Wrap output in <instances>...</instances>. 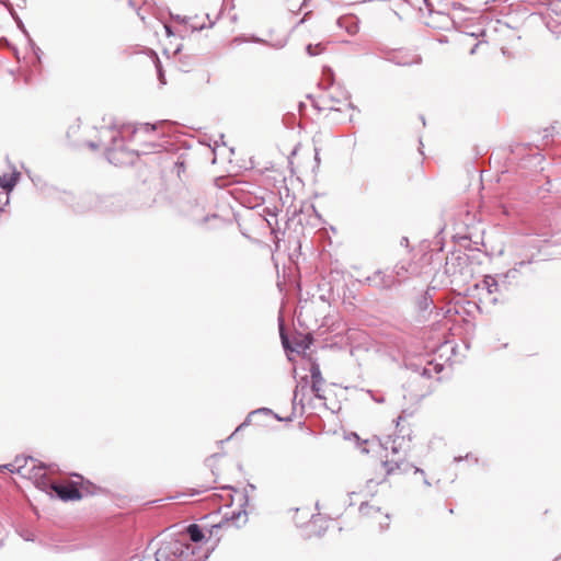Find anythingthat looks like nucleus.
I'll return each mask as SVG.
<instances>
[{
    "label": "nucleus",
    "instance_id": "nucleus-1",
    "mask_svg": "<svg viewBox=\"0 0 561 561\" xmlns=\"http://www.w3.org/2000/svg\"><path fill=\"white\" fill-rule=\"evenodd\" d=\"M154 130L156 125H150L148 123L139 124L137 127H133L130 125L122 126L119 130L106 129L104 133L108 134L112 141V146L106 150L108 162L115 165L131 163L134 161V153L124 149L123 137L126 134H131L134 137H138L140 134H149Z\"/></svg>",
    "mask_w": 561,
    "mask_h": 561
},
{
    "label": "nucleus",
    "instance_id": "nucleus-2",
    "mask_svg": "<svg viewBox=\"0 0 561 561\" xmlns=\"http://www.w3.org/2000/svg\"><path fill=\"white\" fill-rule=\"evenodd\" d=\"M380 446L387 451L386 459L381 463L386 476L407 473L413 468L407 461L410 440L404 436L389 435L383 440H380Z\"/></svg>",
    "mask_w": 561,
    "mask_h": 561
},
{
    "label": "nucleus",
    "instance_id": "nucleus-3",
    "mask_svg": "<svg viewBox=\"0 0 561 561\" xmlns=\"http://www.w3.org/2000/svg\"><path fill=\"white\" fill-rule=\"evenodd\" d=\"M5 468L14 472L22 474L23 477H28L30 479H34L38 481L39 479L45 478V467L36 466L35 460L32 457L28 458H16L13 463L7 465Z\"/></svg>",
    "mask_w": 561,
    "mask_h": 561
},
{
    "label": "nucleus",
    "instance_id": "nucleus-4",
    "mask_svg": "<svg viewBox=\"0 0 561 561\" xmlns=\"http://www.w3.org/2000/svg\"><path fill=\"white\" fill-rule=\"evenodd\" d=\"M398 280L401 283L405 282L412 276H416L421 273L419 266L412 263L409 259L400 260L393 267Z\"/></svg>",
    "mask_w": 561,
    "mask_h": 561
},
{
    "label": "nucleus",
    "instance_id": "nucleus-5",
    "mask_svg": "<svg viewBox=\"0 0 561 561\" xmlns=\"http://www.w3.org/2000/svg\"><path fill=\"white\" fill-rule=\"evenodd\" d=\"M368 280L379 289H390L400 284L393 271L391 273H386L378 270L368 277Z\"/></svg>",
    "mask_w": 561,
    "mask_h": 561
},
{
    "label": "nucleus",
    "instance_id": "nucleus-6",
    "mask_svg": "<svg viewBox=\"0 0 561 561\" xmlns=\"http://www.w3.org/2000/svg\"><path fill=\"white\" fill-rule=\"evenodd\" d=\"M20 173L14 172L12 175L0 176V211L9 204V193L15 186Z\"/></svg>",
    "mask_w": 561,
    "mask_h": 561
},
{
    "label": "nucleus",
    "instance_id": "nucleus-7",
    "mask_svg": "<svg viewBox=\"0 0 561 561\" xmlns=\"http://www.w3.org/2000/svg\"><path fill=\"white\" fill-rule=\"evenodd\" d=\"M339 28L344 30L348 35L353 36L359 31V20L354 14H345L336 20Z\"/></svg>",
    "mask_w": 561,
    "mask_h": 561
},
{
    "label": "nucleus",
    "instance_id": "nucleus-8",
    "mask_svg": "<svg viewBox=\"0 0 561 561\" xmlns=\"http://www.w3.org/2000/svg\"><path fill=\"white\" fill-rule=\"evenodd\" d=\"M309 389V377L305 376L299 379L297 382L296 389L294 391L293 403L294 405L299 404L304 408V400L306 397V392Z\"/></svg>",
    "mask_w": 561,
    "mask_h": 561
},
{
    "label": "nucleus",
    "instance_id": "nucleus-9",
    "mask_svg": "<svg viewBox=\"0 0 561 561\" xmlns=\"http://www.w3.org/2000/svg\"><path fill=\"white\" fill-rule=\"evenodd\" d=\"M54 491L57 493V495L64 500H79L81 497V494L78 489L69 485H53Z\"/></svg>",
    "mask_w": 561,
    "mask_h": 561
},
{
    "label": "nucleus",
    "instance_id": "nucleus-10",
    "mask_svg": "<svg viewBox=\"0 0 561 561\" xmlns=\"http://www.w3.org/2000/svg\"><path fill=\"white\" fill-rule=\"evenodd\" d=\"M478 287L482 290H485L489 295L495 294L500 290V284L497 279L491 275L484 276Z\"/></svg>",
    "mask_w": 561,
    "mask_h": 561
},
{
    "label": "nucleus",
    "instance_id": "nucleus-11",
    "mask_svg": "<svg viewBox=\"0 0 561 561\" xmlns=\"http://www.w3.org/2000/svg\"><path fill=\"white\" fill-rule=\"evenodd\" d=\"M172 19L180 23L188 24L193 31H201L205 27V24L196 23L193 18L172 15Z\"/></svg>",
    "mask_w": 561,
    "mask_h": 561
},
{
    "label": "nucleus",
    "instance_id": "nucleus-12",
    "mask_svg": "<svg viewBox=\"0 0 561 561\" xmlns=\"http://www.w3.org/2000/svg\"><path fill=\"white\" fill-rule=\"evenodd\" d=\"M187 534L190 536V539L194 542H199L204 538V534L201 527L196 524H192L187 527Z\"/></svg>",
    "mask_w": 561,
    "mask_h": 561
},
{
    "label": "nucleus",
    "instance_id": "nucleus-13",
    "mask_svg": "<svg viewBox=\"0 0 561 561\" xmlns=\"http://www.w3.org/2000/svg\"><path fill=\"white\" fill-rule=\"evenodd\" d=\"M310 377H311V382H314V383H323L324 382V379L322 377V374H321V370H320V366L318 363H312L311 366H310Z\"/></svg>",
    "mask_w": 561,
    "mask_h": 561
},
{
    "label": "nucleus",
    "instance_id": "nucleus-14",
    "mask_svg": "<svg viewBox=\"0 0 561 561\" xmlns=\"http://www.w3.org/2000/svg\"><path fill=\"white\" fill-rule=\"evenodd\" d=\"M256 413L270 414V413H272V410H270V409H267V408H260V409H257V410H255V411H252V412L247 416L245 421L237 427L236 432H238V431H239V430H241L242 427L247 426V425L250 423V419H251V416H252V415H254V414H256Z\"/></svg>",
    "mask_w": 561,
    "mask_h": 561
},
{
    "label": "nucleus",
    "instance_id": "nucleus-15",
    "mask_svg": "<svg viewBox=\"0 0 561 561\" xmlns=\"http://www.w3.org/2000/svg\"><path fill=\"white\" fill-rule=\"evenodd\" d=\"M306 50L309 56H317L324 50V46L321 43H318L316 45L309 44L306 47Z\"/></svg>",
    "mask_w": 561,
    "mask_h": 561
},
{
    "label": "nucleus",
    "instance_id": "nucleus-16",
    "mask_svg": "<svg viewBox=\"0 0 561 561\" xmlns=\"http://www.w3.org/2000/svg\"><path fill=\"white\" fill-rule=\"evenodd\" d=\"M394 62L400 66H409V65L420 64L421 58L419 56H414L410 59L396 60Z\"/></svg>",
    "mask_w": 561,
    "mask_h": 561
},
{
    "label": "nucleus",
    "instance_id": "nucleus-17",
    "mask_svg": "<svg viewBox=\"0 0 561 561\" xmlns=\"http://www.w3.org/2000/svg\"><path fill=\"white\" fill-rule=\"evenodd\" d=\"M323 81L325 82V87H330L333 83V71L331 68L323 69Z\"/></svg>",
    "mask_w": 561,
    "mask_h": 561
},
{
    "label": "nucleus",
    "instance_id": "nucleus-18",
    "mask_svg": "<svg viewBox=\"0 0 561 561\" xmlns=\"http://www.w3.org/2000/svg\"><path fill=\"white\" fill-rule=\"evenodd\" d=\"M310 390L312 391V393L314 394L316 398L323 399V396L321 393L322 392V383L311 382Z\"/></svg>",
    "mask_w": 561,
    "mask_h": 561
},
{
    "label": "nucleus",
    "instance_id": "nucleus-19",
    "mask_svg": "<svg viewBox=\"0 0 561 561\" xmlns=\"http://www.w3.org/2000/svg\"><path fill=\"white\" fill-rule=\"evenodd\" d=\"M359 511L363 515H370L373 512L375 513H378L379 512V508H375L374 506L371 505H368L367 503H363L359 507Z\"/></svg>",
    "mask_w": 561,
    "mask_h": 561
},
{
    "label": "nucleus",
    "instance_id": "nucleus-20",
    "mask_svg": "<svg viewBox=\"0 0 561 561\" xmlns=\"http://www.w3.org/2000/svg\"><path fill=\"white\" fill-rule=\"evenodd\" d=\"M169 551L167 549H159L156 552V561H175L174 559L168 560Z\"/></svg>",
    "mask_w": 561,
    "mask_h": 561
},
{
    "label": "nucleus",
    "instance_id": "nucleus-21",
    "mask_svg": "<svg viewBox=\"0 0 561 561\" xmlns=\"http://www.w3.org/2000/svg\"><path fill=\"white\" fill-rule=\"evenodd\" d=\"M153 57H154L153 62H154L156 68H157L159 80H160L161 83H164V76H163V72H162V69H161L160 60H159V58H158V56L156 54L153 55Z\"/></svg>",
    "mask_w": 561,
    "mask_h": 561
},
{
    "label": "nucleus",
    "instance_id": "nucleus-22",
    "mask_svg": "<svg viewBox=\"0 0 561 561\" xmlns=\"http://www.w3.org/2000/svg\"><path fill=\"white\" fill-rule=\"evenodd\" d=\"M310 1H311V0H304V1L301 2V4H300V5H298V7H291V5H289V7H288V9H289L291 12H298V11H300L302 8H306Z\"/></svg>",
    "mask_w": 561,
    "mask_h": 561
},
{
    "label": "nucleus",
    "instance_id": "nucleus-23",
    "mask_svg": "<svg viewBox=\"0 0 561 561\" xmlns=\"http://www.w3.org/2000/svg\"><path fill=\"white\" fill-rule=\"evenodd\" d=\"M482 44V42H479L477 44L473 45V47L470 49V55H474L478 47Z\"/></svg>",
    "mask_w": 561,
    "mask_h": 561
},
{
    "label": "nucleus",
    "instance_id": "nucleus-24",
    "mask_svg": "<svg viewBox=\"0 0 561 561\" xmlns=\"http://www.w3.org/2000/svg\"><path fill=\"white\" fill-rule=\"evenodd\" d=\"M164 28H165V32H167V34H168L169 36H170V35H172V31H171V27H170V26L164 25Z\"/></svg>",
    "mask_w": 561,
    "mask_h": 561
},
{
    "label": "nucleus",
    "instance_id": "nucleus-25",
    "mask_svg": "<svg viewBox=\"0 0 561 561\" xmlns=\"http://www.w3.org/2000/svg\"><path fill=\"white\" fill-rule=\"evenodd\" d=\"M314 160H316V162L319 164V162H320V158H319V152H318V150H317V149H316Z\"/></svg>",
    "mask_w": 561,
    "mask_h": 561
},
{
    "label": "nucleus",
    "instance_id": "nucleus-26",
    "mask_svg": "<svg viewBox=\"0 0 561 561\" xmlns=\"http://www.w3.org/2000/svg\"><path fill=\"white\" fill-rule=\"evenodd\" d=\"M422 375L427 377L431 376L430 371L426 368L423 369Z\"/></svg>",
    "mask_w": 561,
    "mask_h": 561
},
{
    "label": "nucleus",
    "instance_id": "nucleus-27",
    "mask_svg": "<svg viewBox=\"0 0 561 561\" xmlns=\"http://www.w3.org/2000/svg\"><path fill=\"white\" fill-rule=\"evenodd\" d=\"M329 108L332 111H342L341 107H335L334 105H330Z\"/></svg>",
    "mask_w": 561,
    "mask_h": 561
},
{
    "label": "nucleus",
    "instance_id": "nucleus-28",
    "mask_svg": "<svg viewBox=\"0 0 561 561\" xmlns=\"http://www.w3.org/2000/svg\"><path fill=\"white\" fill-rule=\"evenodd\" d=\"M373 398H374V400H375L376 402H378V403L383 402V398H382V397H380V398L373 397Z\"/></svg>",
    "mask_w": 561,
    "mask_h": 561
},
{
    "label": "nucleus",
    "instance_id": "nucleus-29",
    "mask_svg": "<svg viewBox=\"0 0 561 561\" xmlns=\"http://www.w3.org/2000/svg\"><path fill=\"white\" fill-rule=\"evenodd\" d=\"M345 107L348 110H354L353 105L350 102L345 103Z\"/></svg>",
    "mask_w": 561,
    "mask_h": 561
},
{
    "label": "nucleus",
    "instance_id": "nucleus-30",
    "mask_svg": "<svg viewBox=\"0 0 561 561\" xmlns=\"http://www.w3.org/2000/svg\"><path fill=\"white\" fill-rule=\"evenodd\" d=\"M515 272H516V268L508 271V272H507V274L505 275V277L511 276V275H512V274H514Z\"/></svg>",
    "mask_w": 561,
    "mask_h": 561
},
{
    "label": "nucleus",
    "instance_id": "nucleus-31",
    "mask_svg": "<svg viewBox=\"0 0 561 561\" xmlns=\"http://www.w3.org/2000/svg\"><path fill=\"white\" fill-rule=\"evenodd\" d=\"M414 472H420V473L424 474V471L417 467L414 468Z\"/></svg>",
    "mask_w": 561,
    "mask_h": 561
},
{
    "label": "nucleus",
    "instance_id": "nucleus-32",
    "mask_svg": "<svg viewBox=\"0 0 561 561\" xmlns=\"http://www.w3.org/2000/svg\"><path fill=\"white\" fill-rule=\"evenodd\" d=\"M280 336H282V340H283V344L286 346V344H285V336H284L282 331H280Z\"/></svg>",
    "mask_w": 561,
    "mask_h": 561
},
{
    "label": "nucleus",
    "instance_id": "nucleus-33",
    "mask_svg": "<svg viewBox=\"0 0 561 561\" xmlns=\"http://www.w3.org/2000/svg\"><path fill=\"white\" fill-rule=\"evenodd\" d=\"M241 42H242V41H241L239 37H236V38L233 39V43H241Z\"/></svg>",
    "mask_w": 561,
    "mask_h": 561
},
{
    "label": "nucleus",
    "instance_id": "nucleus-34",
    "mask_svg": "<svg viewBox=\"0 0 561 561\" xmlns=\"http://www.w3.org/2000/svg\"><path fill=\"white\" fill-rule=\"evenodd\" d=\"M90 147H91V148H96V145H95V144H93V142H91V144H90Z\"/></svg>",
    "mask_w": 561,
    "mask_h": 561
},
{
    "label": "nucleus",
    "instance_id": "nucleus-35",
    "mask_svg": "<svg viewBox=\"0 0 561 561\" xmlns=\"http://www.w3.org/2000/svg\"><path fill=\"white\" fill-rule=\"evenodd\" d=\"M502 54H503V55H506V50H505V48H502Z\"/></svg>",
    "mask_w": 561,
    "mask_h": 561
},
{
    "label": "nucleus",
    "instance_id": "nucleus-36",
    "mask_svg": "<svg viewBox=\"0 0 561 561\" xmlns=\"http://www.w3.org/2000/svg\"><path fill=\"white\" fill-rule=\"evenodd\" d=\"M401 420V416H398L397 419V425L399 424V421Z\"/></svg>",
    "mask_w": 561,
    "mask_h": 561
},
{
    "label": "nucleus",
    "instance_id": "nucleus-37",
    "mask_svg": "<svg viewBox=\"0 0 561 561\" xmlns=\"http://www.w3.org/2000/svg\"><path fill=\"white\" fill-rule=\"evenodd\" d=\"M424 483H425L426 485H430V482H428L426 479L424 480Z\"/></svg>",
    "mask_w": 561,
    "mask_h": 561
},
{
    "label": "nucleus",
    "instance_id": "nucleus-38",
    "mask_svg": "<svg viewBox=\"0 0 561 561\" xmlns=\"http://www.w3.org/2000/svg\"><path fill=\"white\" fill-rule=\"evenodd\" d=\"M559 560H561V557H560V558L554 559V561H559Z\"/></svg>",
    "mask_w": 561,
    "mask_h": 561
}]
</instances>
